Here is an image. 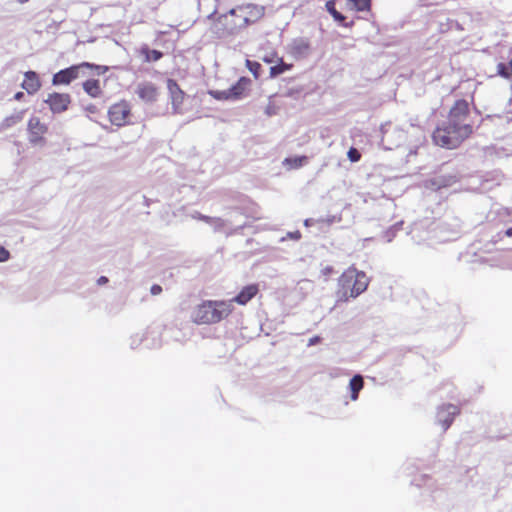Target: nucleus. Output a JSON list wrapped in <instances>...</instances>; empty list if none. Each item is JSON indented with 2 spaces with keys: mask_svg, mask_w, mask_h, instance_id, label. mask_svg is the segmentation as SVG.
<instances>
[{
  "mask_svg": "<svg viewBox=\"0 0 512 512\" xmlns=\"http://www.w3.org/2000/svg\"><path fill=\"white\" fill-rule=\"evenodd\" d=\"M369 278L365 272L354 266L346 269L338 279L337 302H348L367 290Z\"/></svg>",
  "mask_w": 512,
  "mask_h": 512,
  "instance_id": "f03ea898",
  "label": "nucleus"
},
{
  "mask_svg": "<svg viewBox=\"0 0 512 512\" xmlns=\"http://www.w3.org/2000/svg\"><path fill=\"white\" fill-rule=\"evenodd\" d=\"M333 271V267L327 265L320 270V273L325 278V280H327L328 277L333 273Z\"/></svg>",
  "mask_w": 512,
  "mask_h": 512,
  "instance_id": "c756f323",
  "label": "nucleus"
},
{
  "mask_svg": "<svg viewBox=\"0 0 512 512\" xmlns=\"http://www.w3.org/2000/svg\"><path fill=\"white\" fill-rule=\"evenodd\" d=\"M41 84L38 75L34 71H28L25 73V78L22 83V87L29 93L33 94L37 92Z\"/></svg>",
  "mask_w": 512,
  "mask_h": 512,
  "instance_id": "dca6fc26",
  "label": "nucleus"
},
{
  "mask_svg": "<svg viewBox=\"0 0 512 512\" xmlns=\"http://www.w3.org/2000/svg\"><path fill=\"white\" fill-rule=\"evenodd\" d=\"M45 102L49 105L53 113H61L67 110L71 99L68 94L52 93L49 94Z\"/></svg>",
  "mask_w": 512,
  "mask_h": 512,
  "instance_id": "9b49d317",
  "label": "nucleus"
},
{
  "mask_svg": "<svg viewBox=\"0 0 512 512\" xmlns=\"http://www.w3.org/2000/svg\"><path fill=\"white\" fill-rule=\"evenodd\" d=\"M167 89L169 92L173 111L175 113H181V107L184 101L185 93L180 89L179 85L173 79L167 80Z\"/></svg>",
  "mask_w": 512,
  "mask_h": 512,
  "instance_id": "9d476101",
  "label": "nucleus"
},
{
  "mask_svg": "<svg viewBox=\"0 0 512 512\" xmlns=\"http://www.w3.org/2000/svg\"><path fill=\"white\" fill-rule=\"evenodd\" d=\"M290 69V65L284 63L282 60H280V64L274 65L270 68V76L276 77L285 71Z\"/></svg>",
  "mask_w": 512,
  "mask_h": 512,
  "instance_id": "5701e85b",
  "label": "nucleus"
},
{
  "mask_svg": "<svg viewBox=\"0 0 512 512\" xmlns=\"http://www.w3.org/2000/svg\"><path fill=\"white\" fill-rule=\"evenodd\" d=\"M107 282H108V279H107V277H105V276H101V277L98 279V284H99V285L105 284V283H107Z\"/></svg>",
  "mask_w": 512,
  "mask_h": 512,
  "instance_id": "f704fd0d",
  "label": "nucleus"
},
{
  "mask_svg": "<svg viewBox=\"0 0 512 512\" xmlns=\"http://www.w3.org/2000/svg\"><path fill=\"white\" fill-rule=\"evenodd\" d=\"M467 115L468 103L458 100L451 108L447 122L434 131L435 144L448 149L458 147L472 133L471 125L466 122Z\"/></svg>",
  "mask_w": 512,
  "mask_h": 512,
  "instance_id": "f257e3e1",
  "label": "nucleus"
},
{
  "mask_svg": "<svg viewBox=\"0 0 512 512\" xmlns=\"http://www.w3.org/2000/svg\"><path fill=\"white\" fill-rule=\"evenodd\" d=\"M346 6L351 11H366L370 8V0H347Z\"/></svg>",
  "mask_w": 512,
  "mask_h": 512,
  "instance_id": "aec40b11",
  "label": "nucleus"
},
{
  "mask_svg": "<svg viewBox=\"0 0 512 512\" xmlns=\"http://www.w3.org/2000/svg\"><path fill=\"white\" fill-rule=\"evenodd\" d=\"M242 28L244 26L241 25L238 10L231 9L228 13L218 16L211 29L218 37H225L236 34Z\"/></svg>",
  "mask_w": 512,
  "mask_h": 512,
  "instance_id": "20e7f679",
  "label": "nucleus"
},
{
  "mask_svg": "<svg viewBox=\"0 0 512 512\" xmlns=\"http://www.w3.org/2000/svg\"><path fill=\"white\" fill-rule=\"evenodd\" d=\"M209 94L217 100H232L228 89L226 90H210Z\"/></svg>",
  "mask_w": 512,
  "mask_h": 512,
  "instance_id": "393cba45",
  "label": "nucleus"
},
{
  "mask_svg": "<svg viewBox=\"0 0 512 512\" xmlns=\"http://www.w3.org/2000/svg\"><path fill=\"white\" fill-rule=\"evenodd\" d=\"M326 9L331 14L333 19L337 22L342 23L345 17L335 9V2L330 0L326 3Z\"/></svg>",
  "mask_w": 512,
  "mask_h": 512,
  "instance_id": "4be33fe9",
  "label": "nucleus"
},
{
  "mask_svg": "<svg viewBox=\"0 0 512 512\" xmlns=\"http://www.w3.org/2000/svg\"><path fill=\"white\" fill-rule=\"evenodd\" d=\"M287 237L293 240H299L301 238V233L299 231L289 232Z\"/></svg>",
  "mask_w": 512,
  "mask_h": 512,
  "instance_id": "473e14b6",
  "label": "nucleus"
},
{
  "mask_svg": "<svg viewBox=\"0 0 512 512\" xmlns=\"http://www.w3.org/2000/svg\"><path fill=\"white\" fill-rule=\"evenodd\" d=\"M312 222H313V220H312V219H306V220L304 221V225H305V226H310V225H312Z\"/></svg>",
  "mask_w": 512,
  "mask_h": 512,
  "instance_id": "58836bf2",
  "label": "nucleus"
},
{
  "mask_svg": "<svg viewBox=\"0 0 512 512\" xmlns=\"http://www.w3.org/2000/svg\"><path fill=\"white\" fill-rule=\"evenodd\" d=\"M152 295H158L162 292V287L160 285H153L150 289Z\"/></svg>",
  "mask_w": 512,
  "mask_h": 512,
  "instance_id": "72a5a7b5",
  "label": "nucleus"
},
{
  "mask_svg": "<svg viewBox=\"0 0 512 512\" xmlns=\"http://www.w3.org/2000/svg\"><path fill=\"white\" fill-rule=\"evenodd\" d=\"M506 234H507L508 236H512V229H508V230H507V232H506Z\"/></svg>",
  "mask_w": 512,
  "mask_h": 512,
  "instance_id": "79ce46f5",
  "label": "nucleus"
},
{
  "mask_svg": "<svg viewBox=\"0 0 512 512\" xmlns=\"http://www.w3.org/2000/svg\"><path fill=\"white\" fill-rule=\"evenodd\" d=\"M233 308L226 300H206L193 308L191 318L196 324H216L227 318Z\"/></svg>",
  "mask_w": 512,
  "mask_h": 512,
  "instance_id": "7ed1b4c3",
  "label": "nucleus"
},
{
  "mask_svg": "<svg viewBox=\"0 0 512 512\" xmlns=\"http://www.w3.org/2000/svg\"><path fill=\"white\" fill-rule=\"evenodd\" d=\"M130 114V107L126 102L112 105L108 111L109 119L116 126H123L127 123Z\"/></svg>",
  "mask_w": 512,
  "mask_h": 512,
  "instance_id": "6e6552de",
  "label": "nucleus"
},
{
  "mask_svg": "<svg viewBox=\"0 0 512 512\" xmlns=\"http://www.w3.org/2000/svg\"><path fill=\"white\" fill-rule=\"evenodd\" d=\"M363 377L361 375H355L349 383V388L351 390V400L355 401L358 399V393L363 388Z\"/></svg>",
  "mask_w": 512,
  "mask_h": 512,
  "instance_id": "a211bd4d",
  "label": "nucleus"
},
{
  "mask_svg": "<svg viewBox=\"0 0 512 512\" xmlns=\"http://www.w3.org/2000/svg\"><path fill=\"white\" fill-rule=\"evenodd\" d=\"M460 413L458 406L453 404H444L438 407L436 420L441 425L443 431H446L452 424L454 417Z\"/></svg>",
  "mask_w": 512,
  "mask_h": 512,
  "instance_id": "423d86ee",
  "label": "nucleus"
},
{
  "mask_svg": "<svg viewBox=\"0 0 512 512\" xmlns=\"http://www.w3.org/2000/svg\"><path fill=\"white\" fill-rule=\"evenodd\" d=\"M497 71H498V74L504 78H509L510 75H512L511 71L509 70V67L504 63H499L497 65Z\"/></svg>",
  "mask_w": 512,
  "mask_h": 512,
  "instance_id": "bb28decb",
  "label": "nucleus"
},
{
  "mask_svg": "<svg viewBox=\"0 0 512 512\" xmlns=\"http://www.w3.org/2000/svg\"><path fill=\"white\" fill-rule=\"evenodd\" d=\"M307 161L306 156H300L295 158H286L284 163L290 164L291 168H300Z\"/></svg>",
  "mask_w": 512,
  "mask_h": 512,
  "instance_id": "b1692460",
  "label": "nucleus"
},
{
  "mask_svg": "<svg viewBox=\"0 0 512 512\" xmlns=\"http://www.w3.org/2000/svg\"><path fill=\"white\" fill-rule=\"evenodd\" d=\"M24 117V111H18L11 116L5 118L3 122V126L9 128L17 123H19Z\"/></svg>",
  "mask_w": 512,
  "mask_h": 512,
  "instance_id": "412c9836",
  "label": "nucleus"
},
{
  "mask_svg": "<svg viewBox=\"0 0 512 512\" xmlns=\"http://www.w3.org/2000/svg\"><path fill=\"white\" fill-rule=\"evenodd\" d=\"M265 113L268 115V116H271L274 112L272 110V108L270 106H268L265 110Z\"/></svg>",
  "mask_w": 512,
  "mask_h": 512,
  "instance_id": "e433bc0d",
  "label": "nucleus"
},
{
  "mask_svg": "<svg viewBox=\"0 0 512 512\" xmlns=\"http://www.w3.org/2000/svg\"><path fill=\"white\" fill-rule=\"evenodd\" d=\"M318 341V337L311 338L309 340V346L314 345Z\"/></svg>",
  "mask_w": 512,
  "mask_h": 512,
  "instance_id": "4c0bfd02",
  "label": "nucleus"
},
{
  "mask_svg": "<svg viewBox=\"0 0 512 512\" xmlns=\"http://www.w3.org/2000/svg\"><path fill=\"white\" fill-rule=\"evenodd\" d=\"M310 49V41L303 37L294 39L289 45V52L298 59L306 58L310 54Z\"/></svg>",
  "mask_w": 512,
  "mask_h": 512,
  "instance_id": "f8f14e48",
  "label": "nucleus"
},
{
  "mask_svg": "<svg viewBox=\"0 0 512 512\" xmlns=\"http://www.w3.org/2000/svg\"><path fill=\"white\" fill-rule=\"evenodd\" d=\"M135 92L145 102H154L158 97L157 87L151 82L139 83Z\"/></svg>",
  "mask_w": 512,
  "mask_h": 512,
  "instance_id": "ddd939ff",
  "label": "nucleus"
},
{
  "mask_svg": "<svg viewBox=\"0 0 512 512\" xmlns=\"http://www.w3.org/2000/svg\"><path fill=\"white\" fill-rule=\"evenodd\" d=\"M22 96H23V93H22V92H18V93H16V94H15V98H16V99H18V100H19Z\"/></svg>",
  "mask_w": 512,
  "mask_h": 512,
  "instance_id": "ea45409f",
  "label": "nucleus"
},
{
  "mask_svg": "<svg viewBox=\"0 0 512 512\" xmlns=\"http://www.w3.org/2000/svg\"><path fill=\"white\" fill-rule=\"evenodd\" d=\"M263 61H265L267 63H272L274 60H273L272 56H264Z\"/></svg>",
  "mask_w": 512,
  "mask_h": 512,
  "instance_id": "c9c22d12",
  "label": "nucleus"
},
{
  "mask_svg": "<svg viewBox=\"0 0 512 512\" xmlns=\"http://www.w3.org/2000/svg\"><path fill=\"white\" fill-rule=\"evenodd\" d=\"M259 292L257 284H250L245 286L234 298L226 300V302L237 303L239 305H246L252 298Z\"/></svg>",
  "mask_w": 512,
  "mask_h": 512,
  "instance_id": "4468645a",
  "label": "nucleus"
},
{
  "mask_svg": "<svg viewBox=\"0 0 512 512\" xmlns=\"http://www.w3.org/2000/svg\"><path fill=\"white\" fill-rule=\"evenodd\" d=\"M208 224L211 225L215 231L226 232L228 234L243 227L242 224L233 227L231 220H225L218 217H209Z\"/></svg>",
  "mask_w": 512,
  "mask_h": 512,
  "instance_id": "2eb2a0df",
  "label": "nucleus"
},
{
  "mask_svg": "<svg viewBox=\"0 0 512 512\" xmlns=\"http://www.w3.org/2000/svg\"><path fill=\"white\" fill-rule=\"evenodd\" d=\"M347 156H348V159H349L351 162H357V161H359V160H360V158H361V154H360V152H359L356 148H353V147H351V148L348 150Z\"/></svg>",
  "mask_w": 512,
  "mask_h": 512,
  "instance_id": "cd10ccee",
  "label": "nucleus"
},
{
  "mask_svg": "<svg viewBox=\"0 0 512 512\" xmlns=\"http://www.w3.org/2000/svg\"><path fill=\"white\" fill-rule=\"evenodd\" d=\"M47 132V126L44 123H41L39 118L32 117L28 122V134L29 141L33 145H38L43 143L44 134Z\"/></svg>",
  "mask_w": 512,
  "mask_h": 512,
  "instance_id": "1a4fd4ad",
  "label": "nucleus"
},
{
  "mask_svg": "<svg viewBox=\"0 0 512 512\" xmlns=\"http://www.w3.org/2000/svg\"><path fill=\"white\" fill-rule=\"evenodd\" d=\"M250 83V80L245 77H241L236 84L231 86L228 91L232 98V100H238L242 97L243 92L245 91L246 87Z\"/></svg>",
  "mask_w": 512,
  "mask_h": 512,
  "instance_id": "f3484780",
  "label": "nucleus"
},
{
  "mask_svg": "<svg viewBox=\"0 0 512 512\" xmlns=\"http://www.w3.org/2000/svg\"><path fill=\"white\" fill-rule=\"evenodd\" d=\"M507 66L509 67V70L511 71V74H512V59L510 60V62Z\"/></svg>",
  "mask_w": 512,
  "mask_h": 512,
  "instance_id": "a19ab883",
  "label": "nucleus"
},
{
  "mask_svg": "<svg viewBox=\"0 0 512 512\" xmlns=\"http://www.w3.org/2000/svg\"><path fill=\"white\" fill-rule=\"evenodd\" d=\"M191 217H192L193 219H196V220H202V221H205V222H207V223H208V220H209V216L203 215V214H201V213H199V212H193V213L191 214Z\"/></svg>",
  "mask_w": 512,
  "mask_h": 512,
  "instance_id": "2f4dec72",
  "label": "nucleus"
},
{
  "mask_svg": "<svg viewBox=\"0 0 512 512\" xmlns=\"http://www.w3.org/2000/svg\"><path fill=\"white\" fill-rule=\"evenodd\" d=\"M93 66L87 62L81 63L79 65H74L69 68L60 70L53 76V84L54 85H60V84H69L73 80L83 77L87 74V71L91 69Z\"/></svg>",
  "mask_w": 512,
  "mask_h": 512,
  "instance_id": "39448f33",
  "label": "nucleus"
},
{
  "mask_svg": "<svg viewBox=\"0 0 512 512\" xmlns=\"http://www.w3.org/2000/svg\"><path fill=\"white\" fill-rule=\"evenodd\" d=\"M162 57V53L158 50H151L147 53V61H158Z\"/></svg>",
  "mask_w": 512,
  "mask_h": 512,
  "instance_id": "c85d7f7f",
  "label": "nucleus"
},
{
  "mask_svg": "<svg viewBox=\"0 0 512 512\" xmlns=\"http://www.w3.org/2000/svg\"><path fill=\"white\" fill-rule=\"evenodd\" d=\"M83 89L92 97H97L101 93L100 82L98 80H87L83 83Z\"/></svg>",
  "mask_w": 512,
  "mask_h": 512,
  "instance_id": "6ab92c4d",
  "label": "nucleus"
},
{
  "mask_svg": "<svg viewBox=\"0 0 512 512\" xmlns=\"http://www.w3.org/2000/svg\"><path fill=\"white\" fill-rule=\"evenodd\" d=\"M246 67L254 75L255 78L259 77V70L261 65L258 62L246 60Z\"/></svg>",
  "mask_w": 512,
  "mask_h": 512,
  "instance_id": "a878e982",
  "label": "nucleus"
},
{
  "mask_svg": "<svg viewBox=\"0 0 512 512\" xmlns=\"http://www.w3.org/2000/svg\"><path fill=\"white\" fill-rule=\"evenodd\" d=\"M10 253L4 247L0 246V262H5L9 259Z\"/></svg>",
  "mask_w": 512,
  "mask_h": 512,
  "instance_id": "7c9ffc66",
  "label": "nucleus"
},
{
  "mask_svg": "<svg viewBox=\"0 0 512 512\" xmlns=\"http://www.w3.org/2000/svg\"><path fill=\"white\" fill-rule=\"evenodd\" d=\"M241 25L246 27L264 16L265 8L260 5L250 4L244 8H238Z\"/></svg>",
  "mask_w": 512,
  "mask_h": 512,
  "instance_id": "0eeeda50",
  "label": "nucleus"
}]
</instances>
